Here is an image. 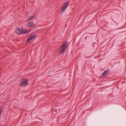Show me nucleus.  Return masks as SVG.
I'll return each mask as SVG.
<instances>
[{"mask_svg":"<svg viewBox=\"0 0 126 126\" xmlns=\"http://www.w3.org/2000/svg\"><path fill=\"white\" fill-rule=\"evenodd\" d=\"M67 46V42L66 41L64 42L61 45V47L60 53H63L66 50Z\"/></svg>","mask_w":126,"mask_h":126,"instance_id":"f257e3e1","label":"nucleus"},{"mask_svg":"<svg viewBox=\"0 0 126 126\" xmlns=\"http://www.w3.org/2000/svg\"><path fill=\"white\" fill-rule=\"evenodd\" d=\"M28 80L27 79H25L21 81V82L20 84V86L22 87H25L28 85Z\"/></svg>","mask_w":126,"mask_h":126,"instance_id":"f03ea898","label":"nucleus"},{"mask_svg":"<svg viewBox=\"0 0 126 126\" xmlns=\"http://www.w3.org/2000/svg\"><path fill=\"white\" fill-rule=\"evenodd\" d=\"M68 4V2H67L65 3L63 5L62 10V12H63L65 10Z\"/></svg>","mask_w":126,"mask_h":126,"instance_id":"7ed1b4c3","label":"nucleus"},{"mask_svg":"<svg viewBox=\"0 0 126 126\" xmlns=\"http://www.w3.org/2000/svg\"><path fill=\"white\" fill-rule=\"evenodd\" d=\"M30 31L29 30H27L25 29L21 28V34L28 33L30 32Z\"/></svg>","mask_w":126,"mask_h":126,"instance_id":"20e7f679","label":"nucleus"},{"mask_svg":"<svg viewBox=\"0 0 126 126\" xmlns=\"http://www.w3.org/2000/svg\"><path fill=\"white\" fill-rule=\"evenodd\" d=\"M15 32L17 34H21V28H17L15 29Z\"/></svg>","mask_w":126,"mask_h":126,"instance_id":"39448f33","label":"nucleus"},{"mask_svg":"<svg viewBox=\"0 0 126 126\" xmlns=\"http://www.w3.org/2000/svg\"><path fill=\"white\" fill-rule=\"evenodd\" d=\"M27 25L28 27H31L35 26V25L33 22H29L27 24Z\"/></svg>","mask_w":126,"mask_h":126,"instance_id":"423d86ee","label":"nucleus"},{"mask_svg":"<svg viewBox=\"0 0 126 126\" xmlns=\"http://www.w3.org/2000/svg\"><path fill=\"white\" fill-rule=\"evenodd\" d=\"M37 36L35 34L31 35L28 39H33L37 38Z\"/></svg>","mask_w":126,"mask_h":126,"instance_id":"0eeeda50","label":"nucleus"},{"mask_svg":"<svg viewBox=\"0 0 126 126\" xmlns=\"http://www.w3.org/2000/svg\"><path fill=\"white\" fill-rule=\"evenodd\" d=\"M109 70L107 69L105 71H104V72L102 73V76H105L106 74L108 73H109Z\"/></svg>","mask_w":126,"mask_h":126,"instance_id":"6e6552de","label":"nucleus"},{"mask_svg":"<svg viewBox=\"0 0 126 126\" xmlns=\"http://www.w3.org/2000/svg\"><path fill=\"white\" fill-rule=\"evenodd\" d=\"M35 17V15H33L27 19V21H29Z\"/></svg>","mask_w":126,"mask_h":126,"instance_id":"1a4fd4ad","label":"nucleus"},{"mask_svg":"<svg viewBox=\"0 0 126 126\" xmlns=\"http://www.w3.org/2000/svg\"><path fill=\"white\" fill-rule=\"evenodd\" d=\"M31 40H27L26 42V43H27Z\"/></svg>","mask_w":126,"mask_h":126,"instance_id":"9d476101","label":"nucleus"},{"mask_svg":"<svg viewBox=\"0 0 126 126\" xmlns=\"http://www.w3.org/2000/svg\"><path fill=\"white\" fill-rule=\"evenodd\" d=\"M1 112L0 111V116H1Z\"/></svg>","mask_w":126,"mask_h":126,"instance_id":"9b49d317","label":"nucleus"}]
</instances>
